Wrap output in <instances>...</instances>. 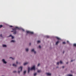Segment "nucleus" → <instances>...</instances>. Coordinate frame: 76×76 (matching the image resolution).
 I'll use <instances>...</instances> for the list:
<instances>
[{
  "mask_svg": "<svg viewBox=\"0 0 76 76\" xmlns=\"http://www.w3.org/2000/svg\"><path fill=\"white\" fill-rule=\"evenodd\" d=\"M28 73H29V71H30L31 70H35V66H34L31 67V69H30V68L28 67Z\"/></svg>",
  "mask_w": 76,
  "mask_h": 76,
  "instance_id": "1",
  "label": "nucleus"
},
{
  "mask_svg": "<svg viewBox=\"0 0 76 76\" xmlns=\"http://www.w3.org/2000/svg\"><path fill=\"white\" fill-rule=\"evenodd\" d=\"M12 29L13 30V31H11V32H14L13 33V34H16V28H12Z\"/></svg>",
  "mask_w": 76,
  "mask_h": 76,
  "instance_id": "2",
  "label": "nucleus"
},
{
  "mask_svg": "<svg viewBox=\"0 0 76 76\" xmlns=\"http://www.w3.org/2000/svg\"><path fill=\"white\" fill-rule=\"evenodd\" d=\"M22 66H21L18 68V70H20V71H18V73H20V72H22Z\"/></svg>",
  "mask_w": 76,
  "mask_h": 76,
  "instance_id": "3",
  "label": "nucleus"
},
{
  "mask_svg": "<svg viewBox=\"0 0 76 76\" xmlns=\"http://www.w3.org/2000/svg\"><path fill=\"white\" fill-rule=\"evenodd\" d=\"M26 32L27 33V34H34V33L33 32H32L28 31H27Z\"/></svg>",
  "mask_w": 76,
  "mask_h": 76,
  "instance_id": "4",
  "label": "nucleus"
},
{
  "mask_svg": "<svg viewBox=\"0 0 76 76\" xmlns=\"http://www.w3.org/2000/svg\"><path fill=\"white\" fill-rule=\"evenodd\" d=\"M2 61L4 63V64H6L7 63V62L5 61V60L4 59H2Z\"/></svg>",
  "mask_w": 76,
  "mask_h": 76,
  "instance_id": "5",
  "label": "nucleus"
},
{
  "mask_svg": "<svg viewBox=\"0 0 76 76\" xmlns=\"http://www.w3.org/2000/svg\"><path fill=\"white\" fill-rule=\"evenodd\" d=\"M31 52H34V53L35 54L36 53V51H35V50H34V49H33L31 50Z\"/></svg>",
  "mask_w": 76,
  "mask_h": 76,
  "instance_id": "6",
  "label": "nucleus"
},
{
  "mask_svg": "<svg viewBox=\"0 0 76 76\" xmlns=\"http://www.w3.org/2000/svg\"><path fill=\"white\" fill-rule=\"evenodd\" d=\"M59 63H60L61 64H62L63 63V62H62V61H61L60 62H58L57 64L58 65L59 64Z\"/></svg>",
  "mask_w": 76,
  "mask_h": 76,
  "instance_id": "7",
  "label": "nucleus"
},
{
  "mask_svg": "<svg viewBox=\"0 0 76 76\" xmlns=\"http://www.w3.org/2000/svg\"><path fill=\"white\" fill-rule=\"evenodd\" d=\"M46 75H47V76H51V74L49 73H46Z\"/></svg>",
  "mask_w": 76,
  "mask_h": 76,
  "instance_id": "8",
  "label": "nucleus"
},
{
  "mask_svg": "<svg viewBox=\"0 0 76 76\" xmlns=\"http://www.w3.org/2000/svg\"><path fill=\"white\" fill-rule=\"evenodd\" d=\"M15 29H16H16H19V30L20 29V28H18V27H16L15 28Z\"/></svg>",
  "mask_w": 76,
  "mask_h": 76,
  "instance_id": "9",
  "label": "nucleus"
},
{
  "mask_svg": "<svg viewBox=\"0 0 76 76\" xmlns=\"http://www.w3.org/2000/svg\"><path fill=\"white\" fill-rule=\"evenodd\" d=\"M59 42H59V41H57V42H56V45H57V44H58Z\"/></svg>",
  "mask_w": 76,
  "mask_h": 76,
  "instance_id": "10",
  "label": "nucleus"
},
{
  "mask_svg": "<svg viewBox=\"0 0 76 76\" xmlns=\"http://www.w3.org/2000/svg\"><path fill=\"white\" fill-rule=\"evenodd\" d=\"M3 47H7L6 45H3Z\"/></svg>",
  "mask_w": 76,
  "mask_h": 76,
  "instance_id": "11",
  "label": "nucleus"
},
{
  "mask_svg": "<svg viewBox=\"0 0 76 76\" xmlns=\"http://www.w3.org/2000/svg\"><path fill=\"white\" fill-rule=\"evenodd\" d=\"M56 38L58 39V40H60L61 39H60L58 37H56Z\"/></svg>",
  "mask_w": 76,
  "mask_h": 76,
  "instance_id": "12",
  "label": "nucleus"
},
{
  "mask_svg": "<svg viewBox=\"0 0 76 76\" xmlns=\"http://www.w3.org/2000/svg\"><path fill=\"white\" fill-rule=\"evenodd\" d=\"M12 66H15V67H16V66H17L15 64H12Z\"/></svg>",
  "mask_w": 76,
  "mask_h": 76,
  "instance_id": "13",
  "label": "nucleus"
},
{
  "mask_svg": "<svg viewBox=\"0 0 76 76\" xmlns=\"http://www.w3.org/2000/svg\"><path fill=\"white\" fill-rule=\"evenodd\" d=\"M11 42H15V41H14L13 40H11Z\"/></svg>",
  "mask_w": 76,
  "mask_h": 76,
  "instance_id": "14",
  "label": "nucleus"
},
{
  "mask_svg": "<svg viewBox=\"0 0 76 76\" xmlns=\"http://www.w3.org/2000/svg\"><path fill=\"white\" fill-rule=\"evenodd\" d=\"M28 63H26L24 64V65L25 66V65H26V64H28Z\"/></svg>",
  "mask_w": 76,
  "mask_h": 76,
  "instance_id": "15",
  "label": "nucleus"
},
{
  "mask_svg": "<svg viewBox=\"0 0 76 76\" xmlns=\"http://www.w3.org/2000/svg\"><path fill=\"white\" fill-rule=\"evenodd\" d=\"M37 72L38 73H40V72H41V70H38L37 71Z\"/></svg>",
  "mask_w": 76,
  "mask_h": 76,
  "instance_id": "16",
  "label": "nucleus"
},
{
  "mask_svg": "<svg viewBox=\"0 0 76 76\" xmlns=\"http://www.w3.org/2000/svg\"><path fill=\"white\" fill-rule=\"evenodd\" d=\"M46 37L47 38H50V37L48 36H46Z\"/></svg>",
  "mask_w": 76,
  "mask_h": 76,
  "instance_id": "17",
  "label": "nucleus"
},
{
  "mask_svg": "<svg viewBox=\"0 0 76 76\" xmlns=\"http://www.w3.org/2000/svg\"><path fill=\"white\" fill-rule=\"evenodd\" d=\"M26 51H28V48H26Z\"/></svg>",
  "mask_w": 76,
  "mask_h": 76,
  "instance_id": "18",
  "label": "nucleus"
},
{
  "mask_svg": "<svg viewBox=\"0 0 76 76\" xmlns=\"http://www.w3.org/2000/svg\"><path fill=\"white\" fill-rule=\"evenodd\" d=\"M2 27H3V26L2 25H0V28H2Z\"/></svg>",
  "mask_w": 76,
  "mask_h": 76,
  "instance_id": "19",
  "label": "nucleus"
},
{
  "mask_svg": "<svg viewBox=\"0 0 76 76\" xmlns=\"http://www.w3.org/2000/svg\"><path fill=\"white\" fill-rule=\"evenodd\" d=\"M10 58H12V60H14V59L13 58H12V57H10Z\"/></svg>",
  "mask_w": 76,
  "mask_h": 76,
  "instance_id": "20",
  "label": "nucleus"
},
{
  "mask_svg": "<svg viewBox=\"0 0 76 76\" xmlns=\"http://www.w3.org/2000/svg\"><path fill=\"white\" fill-rule=\"evenodd\" d=\"M67 76H72V75H67Z\"/></svg>",
  "mask_w": 76,
  "mask_h": 76,
  "instance_id": "21",
  "label": "nucleus"
},
{
  "mask_svg": "<svg viewBox=\"0 0 76 76\" xmlns=\"http://www.w3.org/2000/svg\"><path fill=\"white\" fill-rule=\"evenodd\" d=\"M40 41L39 40H38L37 41V43H39V42H40Z\"/></svg>",
  "mask_w": 76,
  "mask_h": 76,
  "instance_id": "22",
  "label": "nucleus"
},
{
  "mask_svg": "<svg viewBox=\"0 0 76 76\" xmlns=\"http://www.w3.org/2000/svg\"><path fill=\"white\" fill-rule=\"evenodd\" d=\"M74 47H76V44H74Z\"/></svg>",
  "mask_w": 76,
  "mask_h": 76,
  "instance_id": "23",
  "label": "nucleus"
},
{
  "mask_svg": "<svg viewBox=\"0 0 76 76\" xmlns=\"http://www.w3.org/2000/svg\"><path fill=\"white\" fill-rule=\"evenodd\" d=\"M37 75V73H35L34 74V76H35Z\"/></svg>",
  "mask_w": 76,
  "mask_h": 76,
  "instance_id": "24",
  "label": "nucleus"
},
{
  "mask_svg": "<svg viewBox=\"0 0 76 76\" xmlns=\"http://www.w3.org/2000/svg\"><path fill=\"white\" fill-rule=\"evenodd\" d=\"M16 71H13V73H16Z\"/></svg>",
  "mask_w": 76,
  "mask_h": 76,
  "instance_id": "25",
  "label": "nucleus"
},
{
  "mask_svg": "<svg viewBox=\"0 0 76 76\" xmlns=\"http://www.w3.org/2000/svg\"><path fill=\"white\" fill-rule=\"evenodd\" d=\"M39 48H41V46L40 45L39 46Z\"/></svg>",
  "mask_w": 76,
  "mask_h": 76,
  "instance_id": "26",
  "label": "nucleus"
},
{
  "mask_svg": "<svg viewBox=\"0 0 76 76\" xmlns=\"http://www.w3.org/2000/svg\"><path fill=\"white\" fill-rule=\"evenodd\" d=\"M23 73L24 74H25V73H26V71H24Z\"/></svg>",
  "mask_w": 76,
  "mask_h": 76,
  "instance_id": "27",
  "label": "nucleus"
},
{
  "mask_svg": "<svg viewBox=\"0 0 76 76\" xmlns=\"http://www.w3.org/2000/svg\"><path fill=\"white\" fill-rule=\"evenodd\" d=\"M12 39H13V38H14V37L13 36H12Z\"/></svg>",
  "mask_w": 76,
  "mask_h": 76,
  "instance_id": "28",
  "label": "nucleus"
},
{
  "mask_svg": "<svg viewBox=\"0 0 76 76\" xmlns=\"http://www.w3.org/2000/svg\"><path fill=\"white\" fill-rule=\"evenodd\" d=\"M10 28H12V27H13V26H10Z\"/></svg>",
  "mask_w": 76,
  "mask_h": 76,
  "instance_id": "29",
  "label": "nucleus"
},
{
  "mask_svg": "<svg viewBox=\"0 0 76 76\" xmlns=\"http://www.w3.org/2000/svg\"><path fill=\"white\" fill-rule=\"evenodd\" d=\"M12 37V35L11 34L10 35L9 37Z\"/></svg>",
  "mask_w": 76,
  "mask_h": 76,
  "instance_id": "30",
  "label": "nucleus"
},
{
  "mask_svg": "<svg viewBox=\"0 0 76 76\" xmlns=\"http://www.w3.org/2000/svg\"><path fill=\"white\" fill-rule=\"evenodd\" d=\"M39 65H40V64H39L37 65V66H39Z\"/></svg>",
  "mask_w": 76,
  "mask_h": 76,
  "instance_id": "31",
  "label": "nucleus"
},
{
  "mask_svg": "<svg viewBox=\"0 0 76 76\" xmlns=\"http://www.w3.org/2000/svg\"><path fill=\"white\" fill-rule=\"evenodd\" d=\"M63 43L64 44H66V42H63Z\"/></svg>",
  "mask_w": 76,
  "mask_h": 76,
  "instance_id": "32",
  "label": "nucleus"
},
{
  "mask_svg": "<svg viewBox=\"0 0 76 76\" xmlns=\"http://www.w3.org/2000/svg\"><path fill=\"white\" fill-rule=\"evenodd\" d=\"M22 31H25V30H24V29H22Z\"/></svg>",
  "mask_w": 76,
  "mask_h": 76,
  "instance_id": "33",
  "label": "nucleus"
},
{
  "mask_svg": "<svg viewBox=\"0 0 76 76\" xmlns=\"http://www.w3.org/2000/svg\"><path fill=\"white\" fill-rule=\"evenodd\" d=\"M0 36L1 37H2V35L1 34L0 35Z\"/></svg>",
  "mask_w": 76,
  "mask_h": 76,
  "instance_id": "34",
  "label": "nucleus"
},
{
  "mask_svg": "<svg viewBox=\"0 0 76 76\" xmlns=\"http://www.w3.org/2000/svg\"><path fill=\"white\" fill-rule=\"evenodd\" d=\"M16 64H18V61L16 62Z\"/></svg>",
  "mask_w": 76,
  "mask_h": 76,
  "instance_id": "35",
  "label": "nucleus"
},
{
  "mask_svg": "<svg viewBox=\"0 0 76 76\" xmlns=\"http://www.w3.org/2000/svg\"><path fill=\"white\" fill-rule=\"evenodd\" d=\"M62 68H63V69L64 68V66H62Z\"/></svg>",
  "mask_w": 76,
  "mask_h": 76,
  "instance_id": "36",
  "label": "nucleus"
},
{
  "mask_svg": "<svg viewBox=\"0 0 76 76\" xmlns=\"http://www.w3.org/2000/svg\"><path fill=\"white\" fill-rule=\"evenodd\" d=\"M31 45V43H29V45Z\"/></svg>",
  "mask_w": 76,
  "mask_h": 76,
  "instance_id": "37",
  "label": "nucleus"
},
{
  "mask_svg": "<svg viewBox=\"0 0 76 76\" xmlns=\"http://www.w3.org/2000/svg\"><path fill=\"white\" fill-rule=\"evenodd\" d=\"M67 43H69V41H67Z\"/></svg>",
  "mask_w": 76,
  "mask_h": 76,
  "instance_id": "38",
  "label": "nucleus"
},
{
  "mask_svg": "<svg viewBox=\"0 0 76 76\" xmlns=\"http://www.w3.org/2000/svg\"><path fill=\"white\" fill-rule=\"evenodd\" d=\"M73 61V60H72L71 61V62H72V61Z\"/></svg>",
  "mask_w": 76,
  "mask_h": 76,
  "instance_id": "39",
  "label": "nucleus"
},
{
  "mask_svg": "<svg viewBox=\"0 0 76 76\" xmlns=\"http://www.w3.org/2000/svg\"><path fill=\"white\" fill-rule=\"evenodd\" d=\"M64 51L63 52V53L64 54Z\"/></svg>",
  "mask_w": 76,
  "mask_h": 76,
  "instance_id": "40",
  "label": "nucleus"
},
{
  "mask_svg": "<svg viewBox=\"0 0 76 76\" xmlns=\"http://www.w3.org/2000/svg\"><path fill=\"white\" fill-rule=\"evenodd\" d=\"M68 63H69V62H67V63H66V64H67Z\"/></svg>",
  "mask_w": 76,
  "mask_h": 76,
  "instance_id": "41",
  "label": "nucleus"
},
{
  "mask_svg": "<svg viewBox=\"0 0 76 76\" xmlns=\"http://www.w3.org/2000/svg\"><path fill=\"white\" fill-rule=\"evenodd\" d=\"M71 72H72V71H71Z\"/></svg>",
  "mask_w": 76,
  "mask_h": 76,
  "instance_id": "42",
  "label": "nucleus"
}]
</instances>
